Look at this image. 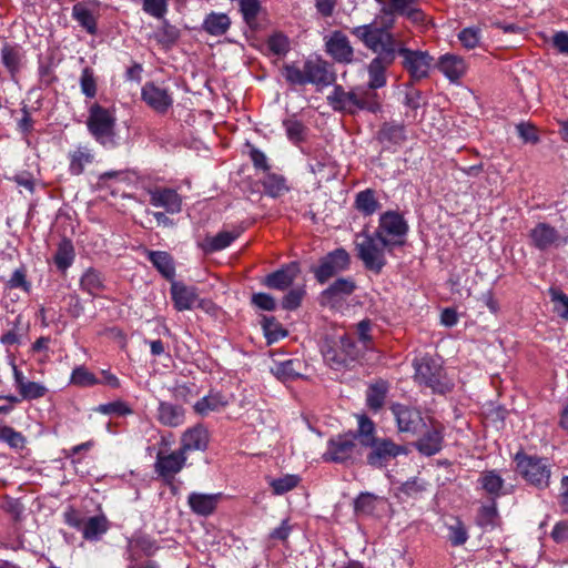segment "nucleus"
I'll return each instance as SVG.
<instances>
[{
  "label": "nucleus",
  "mask_w": 568,
  "mask_h": 568,
  "mask_svg": "<svg viewBox=\"0 0 568 568\" xmlns=\"http://www.w3.org/2000/svg\"><path fill=\"white\" fill-rule=\"evenodd\" d=\"M375 57L367 64L369 87L381 89L387 84V70L394 64L397 55L403 58L402 67L413 82L428 78L434 58L427 51L412 50L395 36L382 34L377 41L364 43Z\"/></svg>",
  "instance_id": "nucleus-1"
},
{
  "label": "nucleus",
  "mask_w": 568,
  "mask_h": 568,
  "mask_svg": "<svg viewBox=\"0 0 568 568\" xmlns=\"http://www.w3.org/2000/svg\"><path fill=\"white\" fill-rule=\"evenodd\" d=\"M417 2L418 0H392L388 6L382 7L371 23L354 27L351 33L363 44L377 41L382 34L395 36L392 32L395 26V13L405 16L414 22L424 21V13L417 8Z\"/></svg>",
  "instance_id": "nucleus-2"
},
{
  "label": "nucleus",
  "mask_w": 568,
  "mask_h": 568,
  "mask_svg": "<svg viewBox=\"0 0 568 568\" xmlns=\"http://www.w3.org/2000/svg\"><path fill=\"white\" fill-rule=\"evenodd\" d=\"M359 444L371 448L366 456L367 464L375 468H382L399 455H407L409 448L398 445L390 438H379L375 435V424L366 415L359 416Z\"/></svg>",
  "instance_id": "nucleus-3"
},
{
  "label": "nucleus",
  "mask_w": 568,
  "mask_h": 568,
  "mask_svg": "<svg viewBox=\"0 0 568 568\" xmlns=\"http://www.w3.org/2000/svg\"><path fill=\"white\" fill-rule=\"evenodd\" d=\"M282 75L291 85L313 84L325 88L336 81L332 64L321 57L305 60L302 69L295 63H285Z\"/></svg>",
  "instance_id": "nucleus-4"
},
{
  "label": "nucleus",
  "mask_w": 568,
  "mask_h": 568,
  "mask_svg": "<svg viewBox=\"0 0 568 568\" xmlns=\"http://www.w3.org/2000/svg\"><path fill=\"white\" fill-rule=\"evenodd\" d=\"M400 242L386 241L375 233L363 231L356 235L355 248L357 257L366 270L379 274L387 264L385 253H393L396 244Z\"/></svg>",
  "instance_id": "nucleus-5"
},
{
  "label": "nucleus",
  "mask_w": 568,
  "mask_h": 568,
  "mask_svg": "<svg viewBox=\"0 0 568 568\" xmlns=\"http://www.w3.org/2000/svg\"><path fill=\"white\" fill-rule=\"evenodd\" d=\"M514 460L516 463V471L529 485L539 489H545L549 486L551 470L547 458L527 455L520 450L515 455Z\"/></svg>",
  "instance_id": "nucleus-6"
},
{
  "label": "nucleus",
  "mask_w": 568,
  "mask_h": 568,
  "mask_svg": "<svg viewBox=\"0 0 568 568\" xmlns=\"http://www.w3.org/2000/svg\"><path fill=\"white\" fill-rule=\"evenodd\" d=\"M115 122L116 119L109 109L99 103H93L90 106L87 126L93 138L101 144L114 145Z\"/></svg>",
  "instance_id": "nucleus-7"
},
{
  "label": "nucleus",
  "mask_w": 568,
  "mask_h": 568,
  "mask_svg": "<svg viewBox=\"0 0 568 568\" xmlns=\"http://www.w3.org/2000/svg\"><path fill=\"white\" fill-rule=\"evenodd\" d=\"M415 381L433 389L435 393L445 394L450 390L449 384L445 381L442 365L429 356L414 361Z\"/></svg>",
  "instance_id": "nucleus-8"
},
{
  "label": "nucleus",
  "mask_w": 568,
  "mask_h": 568,
  "mask_svg": "<svg viewBox=\"0 0 568 568\" xmlns=\"http://www.w3.org/2000/svg\"><path fill=\"white\" fill-rule=\"evenodd\" d=\"M359 427L356 432L339 434L327 442V449L323 455L325 462L345 464L353 460L358 454Z\"/></svg>",
  "instance_id": "nucleus-9"
},
{
  "label": "nucleus",
  "mask_w": 568,
  "mask_h": 568,
  "mask_svg": "<svg viewBox=\"0 0 568 568\" xmlns=\"http://www.w3.org/2000/svg\"><path fill=\"white\" fill-rule=\"evenodd\" d=\"M351 265V255L343 248H335L320 258L318 265L311 267L316 281L321 284L326 283L341 272L348 270Z\"/></svg>",
  "instance_id": "nucleus-10"
},
{
  "label": "nucleus",
  "mask_w": 568,
  "mask_h": 568,
  "mask_svg": "<svg viewBox=\"0 0 568 568\" xmlns=\"http://www.w3.org/2000/svg\"><path fill=\"white\" fill-rule=\"evenodd\" d=\"M408 232V224L403 215L396 211H387L379 216L378 227L374 232L377 236L386 241L400 242L397 246H403Z\"/></svg>",
  "instance_id": "nucleus-11"
},
{
  "label": "nucleus",
  "mask_w": 568,
  "mask_h": 568,
  "mask_svg": "<svg viewBox=\"0 0 568 568\" xmlns=\"http://www.w3.org/2000/svg\"><path fill=\"white\" fill-rule=\"evenodd\" d=\"M325 52L339 64H351L355 60V50L341 30H334L325 37Z\"/></svg>",
  "instance_id": "nucleus-12"
},
{
  "label": "nucleus",
  "mask_w": 568,
  "mask_h": 568,
  "mask_svg": "<svg viewBox=\"0 0 568 568\" xmlns=\"http://www.w3.org/2000/svg\"><path fill=\"white\" fill-rule=\"evenodd\" d=\"M390 410L395 416L399 433L416 436L426 427L420 412L415 408L402 404H393Z\"/></svg>",
  "instance_id": "nucleus-13"
},
{
  "label": "nucleus",
  "mask_w": 568,
  "mask_h": 568,
  "mask_svg": "<svg viewBox=\"0 0 568 568\" xmlns=\"http://www.w3.org/2000/svg\"><path fill=\"white\" fill-rule=\"evenodd\" d=\"M418 439L413 444L423 456H434L439 453L444 444V426L437 422L426 425Z\"/></svg>",
  "instance_id": "nucleus-14"
},
{
  "label": "nucleus",
  "mask_w": 568,
  "mask_h": 568,
  "mask_svg": "<svg viewBox=\"0 0 568 568\" xmlns=\"http://www.w3.org/2000/svg\"><path fill=\"white\" fill-rule=\"evenodd\" d=\"M142 100L156 113L165 114L173 105V99L166 89L146 82L141 90Z\"/></svg>",
  "instance_id": "nucleus-15"
},
{
  "label": "nucleus",
  "mask_w": 568,
  "mask_h": 568,
  "mask_svg": "<svg viewBox=\"0 0 568 568\" xmlns=\"http://www.w3.org/2000/svg\"><path fill=\"white\" fill-rule=\"evenodd\" d=\"M355 290L356 283L352 278L339 277L322 292L321 303L334 307L352 295Z\"/></svg>",
  "instance_id": "nucleus-16"
},
{
  "label": "nucleus",
  "mask_w": 568,
  "mask_h": 568,
  "mask_svg": "<svg viewBox=\"0 0 568 568\" xmlns=\"http://www.w3.org/2000/svg\"><path fill=\"white\" fill-rule=\"evenodd\" d=\"M185 462V454L180 449L168 455L159 452L154 465L155 473L165 480H171L178 473L181 471Z\"/></svg>",
  "instance_id": "nucleus-17"
},
{
  "label": "nucleus",
  "mask_w": 568,
  "mask_h": 568,
  "mask_svg": "<svg viewBox=\"0 0 568 568\" xmlns=\"http://www.w3.org/2000/svg\"><path fill=\"white\" fill-rule=\"evenodd\" d=\"M328 104L333 110L346 112L348 114L357 113V87L346 91L342 85H335L332 94L327 97Z\"/></svg>",
  "instance_id": "nucleus-18"
},
{
  "label": "nucleus",
  "mask_w": 568,
  "mask_h": 568,
  "mask_svg": "<svg viewBox=\"0 0 568 568\" xmlns=\"http://www.w3.org/2000/svg\"><path fill=\"white\" fill-rule=\"evenodd\" d=\"M529 236L532 245L540 251L560 244V234L557 229L545 222H540L531 229Z\"/></svg>",
  "instance_id": "nucleus-19"
},
{
  "label": "nucleus",
  "mask_w": 568,
  "mask_h": 568,
  "mask_svg": "<svg viewBox=\"0 0 568 568\" xmlns=\"http://www.w3.org/2000/svg\"><path fill=\"white\" fill-rule=\"evenodd\" d=\"M209 442L210 435L207 429L202 424H197L182 434L180 450L184 454L191 450L204 452L209 446Z\"/></svg>",
  "instance_id": "nucleus-20"
},
{
  "label": "nucleus",
  "mask_w": 568,
  "mask_h": 568,
  "mask_svg": "<svg viewBox=\"0 0 568 568\" xmlns=\"http://www.w3.org/2000/svg\"><path fill=\"white\" fill-rule=\"evenodd\" d=\"M375 139L384 149L400 145L407 139L405 125L393 121L384 122L376 132Z\"/></svg>",
  "instance_id": "nucleus-21"
},
{
  "label": "nucleus",
  "mask_w": 568,
  "mask_h": 568,
  "mask_svg": "<svg viewBox=\"0 0 568 568\" xmlns=\"http://www.w3.org/2000/svg\"><path fill=\"white\" fill-rule=\"evenodd\" d=\"M150 204L163 207L166 213H179L182 207V199L173 189L162 187L149 192Z\"/></svg>",
  "instance_id": "nucleus-22"
},
{
  "label": "nucleus",
  "mask_w": 568,
  "mask_h": 568,
  "mask_svg": "<svg viewBox=\"0 0 568 568\" xmlns=\"http://www.w3.org/2000/svg\"><path fill=\"white\" fill-rule=\"evenodd\" d=\"M171 296L175 310L179 312L191 310L199 298L197 290L194 286H186L182 282L172 281Z\"/></svg>",
  "instance_id": "nucleus-23"
},
{
  "label": "nucleus",
  "mask_w": 568,
  "mask_h": 568,
  "mask_svg": "<svg viewBox=\"0 0 568 568\" xmlns=\"http://www.w3.org/2000/svg\"><path fill=\"white\" fill-rule=\"evenodd\" d=\"M297 273V264L291 263L290 265L266 275L262 283L268 288L285 291L293 284Z\"/></svg>",
  "instance_id": "nucleus-24"
},
{
  "label": "nucleus",
  "mask_w": 568,
  "mask_h": 568,
  "mask_svg": "<svg viewBox=\"0 0 568 568\" xmlns=\"http://www.w3.org/2000/svg\"><path fill=\"white\" fill-rule=\"evenodd\" d=\"M436 67L452 82L458 81L467 70L465 60L459 55L450 53L442 55L438 59Z\"/></svg>",
  "instance_id": "nucleus-25"
},
{
  "label": "nucleus",
  "mask_w": 568,
  "mask_h": 568,
  "mask_svg": "<svg viewBox=\"0 0 568 568\" xmlns=\"http://www.w3.org/2000/svg\"><path fill=\"white\" fill-rule=\"evenodd\" d=\"M220 498V494L192 493L187 498V503L194 514L209 516L216 509Z\"/></svg>",
  "instance_id": "nucleus-26"
},
{
  "label": "nucleus",
  "mask_w": 568,
  "mask_h": 568,
  "mask_svg": "<svg viewBox=\"0 0 568 568\" xmlns=\"http://www.w3.org/2000/svg\"><path fill=\"white\" fill-rule=\"evenodd\" d=\"M184 409L182 406L169 402H160L158 420L168 427H178L183 424Z\"/></svg>",
  "instance_id": "nucleus-27"
},
{
  "label": "nucleus",
  "mask_w": 568,
  "mask_h": 568,
  "mask_svg": "<svg viewBox=\"0 0 568 568\" xmlns=\"http://www.w3.org/2000/svg\"><path fill=\"white\" fill-rule=\"evenodd\" d=\"M376 90L377 89H372L369 87V80L367 81L366 88L357 87V112L365 110L371 113H377L381 111L382 103Z\"/></svg>",
  "instance_id": "nucleus-28"
},
{
  "label": "nucleus",
  "mask_w": 568,
  "mask_h": 568,
  "mask_svg": "<svg viewBox=\"0 0 568 568\" xmlns=\"http://www.w3.org/2000/svg\"><path fill=\"white\" fill-rule=\"evenodd\" d=\"M231 26V20L225 13H209L203 23L202 29L210 36L220 37L227 32Z\"/></svg>",
  "instance_id": "nucleus-29"
},
{
  "label": "nucleus",
  "mask_w": 568,
  "mask_h": 568,
  "mask_svg": "<svg viewBox=\"0 0 568 568\" xmlns=\"http://www.w3.org/2000/svg\"><path fill=\"white\" fill-rule=\"evenodd\" d=\"M354 207L364 216H371L381 209V203L376 199V192L373 189H366L356 194Z\"/></svg>",
  "instance_id": "nucleus-30"
},
{
  "label": "nucleus",
  "mask_w": 568,
  "mask_h": 568,
  "mask_svg": "<svg viewBox=\"0 0 568 568\" xmlns=\"http://www.w3.org/2000/svg\"><path fill=\"white\" fill-rule=\"evenodd\" d=\"M148 257L163 277L173 281L175 275V267L173 258L168 252L150 251Z\"/></svg>",
  "instance_id": "nucleus-31"
},
{
  "label": "nucleus",
  "mask_w": 568,
  "mask_h": 568,
  "mask_svg": "<svg viewBox=\"0 0 568 568\" xmlns=\"http://www.w3.org/2000/svg\"><path fill=\"white\" fill-rule=\"evenodd\" d=\"M109 529V521L104 515L88 518L82 528V536L87 540H97Z\"/></svg>",
  "instance_id": "nucleus-32"
},
{
  "label": "nucleus",
  "mask_w": 568,
  "mask_h": 568,
  "mask_svg": "<svg viewBox=\"0 0 568 568\" xmlns=\"http://www.w3.org/2000/svg\"><path fill=\"white\" fill-rule=\"evenodd\" d=\"M80 287L92 296H97L105 288L104 278L100 271L90 267L80 280Z\"/></svg>",
  "instance_id": "nucleus-33"
},
{
  "label": "nucleus",
  "mask_w": 568,
  "mask_h": 568,
  "mask_svg": "<svg viewBox=\"0 0 568 568\" xmlns=\"http://www.w3.org/2000/svg\"><path fill=\"white\" fill-rule=\"evenodd\" d=\"M75 253L74 246L70 239L63 237L57 248V252L53 256V262L58 270L64 272L67 268L71 266L73 263Z\"/></svg>",
  "instance_id": "nucleus-34"
},
{
  "label": "nucleus",
  "mask_w": 568,
  "mask_h": 568,
  "mask_svg": "<svg viewBox=\"0 0 568 568\" xmlns=\"http://www.w3.org/2000/svg\"><path fill=\"white\" fill-rule=\"evenodd\" d=\"M388 392V385L385 381H377L376 383L369 385L366 393V404L369 409L377 412L379 410L384 403Z\"/></svg>",
  "instance_id": "nucleus-35"
},
{
  "label": "nucleus",
  "mask_w": 568,
  "mask_h": 568,
  "mask_svg": "<svg viewBox=\"0 0 568 568\" xmlns=\"http://www.w3.org/2000/svg\"><path fill=\"white\" fill-rule=\"evenodd\" d=\"M480 487L491 496V500H496L501 495L504 488V479L496 470H486L479 478Z\"/></svg>",
  "instance_id": "nucleus-36"
},
{
  "label": "nucleus",
  "mask_w": 568,
  "mask_h": 568,
  "mask_svg": "<svg viewBox=\"0 0 568 568\" xmlns=\"http://www.w3.org/2000/svg\"><path fill=\"white\" fill-rule=\"evenodd\" d=\"M72 17L79 24L87 30L90 34H95L98 31L97 19L92 11L83 3H75L72 8Z\"/></svg>",
  "instance_id": "nucleus-37"
},
{
  "label": "nucleus",
  "mask_w": 568,
  "mask_h": 568,
  "mask_svg": "<svg viewBox=\"0 0 568 568\" xmlns=\"http://www.w3.org/2000/svg\"><path fill=\"white\" fill-rule=\"evenodd\" d=\"M227 405V400L221 393H210L197 400L194 405V410L200 415H206Z\"/></svg>",
  "instance_id": "nucleus-38"
},
{
  "label": "nucleus",
  "mask_w": 568,
  "mask_h": 568,
  "mask_svg": "<svg viewBox=\"0 0 568 568\" xmlns=\"http://www.w3.org/2000/svg\"><path fill=\"white\" fill-rule=\"evenodd\" d=\"M158 549L155 540L151 539L148 536H138L130 540L129 542V556L135 555L138 557H141V554L150 557L152 556L155 550Z\"/></svg>",
  "instance_id": "nucleus-39"
},
{
  "label": "nucleus",
  "mask_w": 568,
  "mask_h": 568,
  "mask_svg": "<svg viewBox=\"0 0 568 568\" xmlns=\"http://www.w3.org/2000/svg\"><path fill=\"white\" fill-rule=\"evenodd\" d=\"M70 173L73 175H80L84 171V165L91 163L93 155L85 148H79L74 152L70 153Z\"/></svg>",
  "instance_id": "nucleus-40"
},
{
  "label": "nucleus",
  "mask_w": 568,
  "mask_h": 568,
  "mask_svg": "<svg viewBox=\"0 0 568 568\" xmlns=\"http://www.w3.org/2000/svg\"><path fill=\"white\" fill-rule=\"evenodd\" d=\"M180 38V30L170 24L166 20L163 21L161 28L154 33V39L164 48L172 47Z\"/></svg>",
  "instance_id": "nucleus-41"
},
{
  "label": "nucleus",
  "mask_w": 568,
  "mask_h": 568,
  "mask_svg": "<svg viewBox=\"0 0 568 568\" xmlns=\"http://www.w3.org/2000/svg\"><path fill=\"white\" fill-rule=\"evenodd\" d=\"M476 521L480 527L487 528H494L498 524V510L496 500H491L489 505H483L478 509V514L476 517Z\"/></svg>",
  "instance_id": "nucleus-42"
},
{
  "label": "nucleus",
  "mask_w": 568,
  "mask_h": 568,
  "mask_svg": "<svg viewBox=\"0 0 568 568\" xmlns=\"http://www.w3.org/2000/svg\"><path fill=\"white\" fill-rule=\"evenodd\" d=\"M263 187L265 193L272 197H277L288 190L285 178L275 173H267L265 175Z\"/></svg>",
  "instance_id": "nucleus-43"
},
{
  "label": "nucleus",
  "mask_w": 568,
  "mask_h": 568,
  "mask_svg": "<svg viewBox=\"0 0 568 568\" xmlns=\"http://www.w3.org/2000/svg\"><path fill=\"white\" fill-rule=\"evenodd\" d=\"M1 60L11 73L18 72L21 63L20 50L17 47L6 43L1 49Z\"/></svg>",
  "instance_id": "nucleus-44"
},
{
  "label": "nucleus",
  "mask_w": 568,
  "mask_h": 568,
  "mask_svg": "<svg viewBox=\"0 0 568 568\" xmlns=\"http://www.w3.org/2000/svg\"><path fill=\"white\" fill-rule=\"evenodd\" d=\"M268 50L275 55H285L291 48L290 39L283 32H275L266 41Z\"/></svg>",
  "instance_id": "nucleus-45"
},
{
  "label": "nucleus",
  "mask_w": 568,
  "mask_h": 568,
  "mask_svg": "<svg viewBox=\"0 0 568 568\" xmlns=\"http://www.w3.org/2000/svg\"><path fill=\"white\" fill-rule=\"evenodd\" d=\"M262 326L268 343L276 342L287 335V331L282 327L274 316H265Z\"/></svg>",
  "instance_id": "nucleus-46"
},
{
  "label": "nucleus",
  "mask_w": 568,
  "mask_h": 568,
  "mask_svg": "<svg viewBox=\"0 0 568 568\" xmlns=\"http://www.w3.org/2000/svg\"><path fill=\"white\" fill-rule=\"evenodd\" d=\"M70 383L79 387H88L99 384V379L84 366H78L71 374Z\"/></svg>",
  "instance_id": "nucleus-47"
},
{
  "label": "nucleus",
  "mask_w": 568,
  "mask_h": 568,
  "mask_svg": "<svg viewBox=\"0 0 568 568\" xmlns=\"http://www.w3.org/2000/svg\"><path fill=\"white\" fill-rule=\"evenodd\" d=\"M237 236H239L237 233H232V232H226V231L220 232L215 236L207 239L206 251L207 252H216V251L224 250Z\"/></svg>",
  "instance_id": "nucleus-48"
},
{
  "label": "nucleus",
  "mask_w": 568,
  "mask_h": 568,
  "mask_svg": "<svg viewBox=\"0 0 568 568\" xmlns=\"http://www.w3.org/2000/svg\"><path fill=\"white\" fill-rule=\"evenodd\" d=\"M377 497L372 493H361L354 501L356 514L371 515L375 510Z\"/></svg>",
  "instance_id": "nucleus-49"
},
{
  "label": "nucleus",
  "mask_w": 568,
  "mask_h": 568,
  "mask_svg": "<svg viewBox=\"0 0 568 568\" xmlns=\"http://www.w3.org/2000/svg\"><path fill=\"white\" fill-rule=\"evenodd\" d=\"M301 478L297 475H285L284 477L273 479L271 487L275 495H283L300 484Z\"/></svg>",
  "instance_id": "nucleus-50"
},
{
  "label": "nucleus",
  "mask_w": 568,
  "mask_h": 568,
  "mask_svg": "<svg viewBox=\"0 0 568 568\" xmlns=\"http://www.w3.org/2000/svg\"><path fill=\"white\" fill-rule=\"evenodd\" d=\"M260 10V0H240V11L250 27L255 24Z\"/></svg>",
  "instance_id": "nucleus-51"
},
{
  "label": "nucleus",
  "mask_w": 568,
  "mask_h": 568,
  "mask_svg": "<svg viewBox=\"0 0 568 568\" xmlns=\"http://www.w3.org/2000/svg\"><path fill=\"white\" fill-rule=\"evenodd\" d=\"M80 87L82 93L87 98H94L98 91L97 88V79L94 77V72L90 67H85L82 70L81 78H80Z\"/></svg>",
  "instance_id": "nucleus-52"
},
{
  "label": "nucleus",
  "mask_w": 568,
  "mask_h": 568,
  "mask_svg": "<svg viewBox=\"0 0 568 568\" xmlns=\"http://www.w3.org/2000/svg\"><path fill=\"white\" fill-rule=\"evenodd\" d=\"M448 539L453 546H462L467 541V529L460 519L455 518L454 524L448 526Z\"/></svg>",
  "instance_id": "nucleus-53"
},
{
  "label": "nucleus",
  "mask_w": 568,
  "mask_h": 568,
  "mask_svg": "<svg viewBox=\"0 0 568 568\" xmlns=\"http://www.w3.org/2000/svg\"><path fill=\"white\" fill-rule=\"evenodd\" d=\"M458 40L464 48L475 49L480 44V29L477 27L465 28L458 33Z\"/></svg>",
  "instance_id": "nucleus-54"
},
{
  "label": "nucleus",
  "mask_w": 568,
  "mask_h": 568,
  "mask_svg": "<svg viewBox=\"0 0 568 568\" xmlns=\"http://www.w3.org/2000/svg\"><path fill=\"white\" fill-rule=\"evenodd\" d=\"M300 362L295 359H288L282 363H278L275 367V375L283 379H294L296 377H300L301 374L296 369V366H300Z\"/></svg>",
  "instance_id": "nucleus-55"
},
{
  "label": "nucleus",
  "mask_w": 568,
  "mask_h": 568,
  "mask_svg": "<svg viewBox=\"0 0 568 568\" xmlns=\"http://www.w3.org/2000/svg\"><path fill=\"white\" fill-rule=\"evenodd\" d=\"M339 348L343 353V356L346 357V364L348 361L354 362L361 356V351L357 347L355 341L348 335H343L339 338Z\"/></svg>",
  "instance_id": "nucleus-56"
},
{
  "label": "nucleus",
  "mask_w": 568,
  "mask_h": 568,
  "mask_svg": "<svg viewBox=\"0 0 568 568\" xmlns=\"http://www.w3.org/2000/svg\"><path fill=\"white\" fill-rule=\"evenodd\" d=\"M426 488L425 481L419 479L418 477H414L405 483L398 488L399 493L405 495L408 498H416L420 495Z\"/></svg>",
  "instance_id": "nucleus-57"
},
{
  "label": "nucleus",
  "mask_w": 568,
  "mask_h": 568,
  "mask_svg": "<svg viewBox=\"0 0 568 568\" xmlns=\"http://www.w3.org/2000/svg\"><path fill=\"white\" fill-rule=\"evenodd\" d=\"M519 138L525 143L536 144L539 142L538 130L536 125L530 122H520L516 125Z\"/></svg>",
  "instance_id": "nucleus-58"
},
{
  "label": "nucleus",
  "mask_w": 568,
  "mask_h": 568,
  "mask_svg": "<svg viewBox=\"0 0 568 568\" xmlns=\"http://www.w3.org/2000/svg\"><path fill=\"white\" fill-rule=\"evenodd\" d=\"M98 412L105 415L125 416L132 413V409L122 400H115L102 404L97 408Z\"/></svg>",
  "instance_id": "nucleus-59"
},
{
  "label": "nucleus",
  "mask_w": 568,
  "mask_h": 568,
  "mask_svg": "<svg viewBox=\"0 0 568 568\" xmlns=\"http://www.w3.org/2000/svg\"><path fill=\"white\" fill-rule=\"evenodd\" d=\"M19 393L24 399H37L45 395L47 388L37 382L27 381Z\"/></svg>",
  "instance_id": "nucleus-60"
},
{
  "label": "nucleus",
  "mask_w": 568,
  "mask_h": 568,
  "mask_svg": "<svg viewBox=\"0 0 568 568\" xmlns=\"http://www.w3.org/2000/svg\"><path fill=\"white\" fill-rule=\"evenodd\" d=\"M143 10L150 16L162 19L168 11L166 0H143Z\"/></svg>",
  "instance_id": "nucleus-61"
},
{
  "label": "nucleus",
  "mask_w": 568,
  "mask_h": 568,
  "mask_svg": "<svg viewBox=\"0 0 568 568\" xmlns=\"http://www.w3.org/2000/svg\"><path fill=\"white\" fill-rule=\"evenodd\" d=\"M549 294L552 302L560 304V306L555 307L556 313L561 318L568 320V295L556 288H550Z\"/></svg>",
  "instance_id": "nucleus-62"
},
{
  "label": "nucleus",
  "mask_w": 568,
  "mask_h": 568,
  "mask_svg": "<svg viewBox=\"0 0 568 568\" xmlns=\"http://www.w3.org/2000/svg\"><path fill=\"white\" fill-rule=\"evenodd\" d=\"M288 139L293 142H300L304 139L305 126L297 120H285L283 122Z\"/></svg>",
  "instance_id": "nucleus-63"
},
{
  "label": "nucleus",
  "mask_w": 568,
  "mask_h": 568,
  "mask_svg": "<svg viewBox=\"0 0 568 568\" xmlns=\"http://www.w3.org/2000/svg\"><path fill=\"white\" fill-rule=\"evenodd\" d=\"M304 290L294 288L291 290L282 300V307L287 311L296 310L302 302L304 296Z\"/></svg>",
  "instance_id": "nucleus-64"
}]
</instances>
